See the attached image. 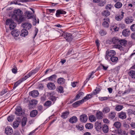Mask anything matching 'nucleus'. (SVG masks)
<instances>
[{
	"label": "nucleus",
	"mask_w": 135,
	"mask_h": 135,
	"mask_svg": "<svg viewBox=\"0 0 135 135\" xmlns=\"http://www.w3.org/2000/svg\"><path fill=\"white\" fill-rule=\"evenodd\" d=\"M65 81V80L63 78H59L57 80V82L58 84H63Z\"/></svg>",
	"instance_id": "2f4dec72"
},
{
	"label": "nucleus",
	"mask_w": 135,
	"mask_h": 135,
	"mask_svg": "<svg viewBox=\"0 0 135 135\" xmlns=\"http://www.w3.org/2000/svg\"><path fill=\"white\" fill-rule=\"evenodd\" d=\"M103 122L106 124L108 123H109V121L106 118H104L103 119Z\"/></svg>",
	"instance_id": "338daca9"
},
{
	"label": "nucleus",
	"mask_w": 135,
	"mask_h": 135,
	"mask_svg": "<svg viewBox=\"0 0 135 135\" xmlns=\"http://www.w3.org/2000/svg\"><path fill=\"white\" fill-rule=\"evenodd\" d=\"M39 94L38 91L36 90H34L29 93V95L34 98L37 97Z\"/></svg>",
	"instance_id": "6e6552de"
},
{
	"label": "nucleus",
	"mask_w": 135,
	"mask_h": 135,
	"mask_svg": "<svg viewBox=\"0 0 135 135\" xmlns=\"http://www.w3.org/2000/svg\"><path fill=\"white\" fill-rule=\"evenodd\" d=\"M76 127L78 129L81 131L84 128L83 126L81 124H79L76 126Z\"/></svg>",
	"instance_id": "de8ad7c7"
},
{
	"label": "nucleus",
	"mask_w": 135,
	"mask_h": 135,
	"mask_svg": "<svg viewBox=\"0 0 135 135\" xmlns=\"http://www.w3.org/2000/svg\"><path fill=\"white\" fill-rule=\"evenodd\" d=\"M134 21V18L132 16H128L126 17L124 20L125 22L129 24L132 23Z\"/></svg>",
	"instance_id": "423d86ee"
},
{
	"label": "nucleus",
	"mask_w": 135,
	"mask_h": 135,
	"mask_svg": "<svg viewBox=\"0 0 135 135\" xmlns=\"http://www.w3.org/2000/svg\"><path fill=\"white\" fill-rule=\"evenodd\" d=\"M52 104V103L51 101L47 100L44 104V105L45 106L49 107L51 106Z\"/></svg>",
	"instance_id": "58836bf2"
},
{
	"label": "nucleus",
	"mask_w": 135,
	"mask_h": 135,
	"mask_svg": "<svg viewBox=\"0 0 135 135\" xmlns=\"http://www.w3.org/2000/svg\"><path fill=\"white\" fill-rule=\"evenodd\" d=\"M15 114L17 115L21 116L22 114V108L19 106L17 107L16 109Z\"/></svg>",
	"instance_id": "39448f33"
},
{
	"label": "nucleus",
	"mask_w": 135,
	"mask_h": 135,
	"mask_svg": "<svg viewBox=\"0 0 135 135\" xmlns=\"http://www.w3.org/2000/svg\"><path fill=\"white\" fill-rule=\"evenodd\" d=\"M102 14L103 16L107 17L110 15V13L109 11L107 10H105L104 11L102 12Z\"/></svg>",
	"instance_id": "a18cd8bd"
},
{
	"label": "nucleus",
	"mask_w": 135,
	"mask_h": 135,
	"mask_svg": "<svg viewBox=\"0 0 135 135\" xmlns=\"http://www.w3.org/2000/svg\"><path fill=\"white\" fill-rule=\"evenodd\" d=\"M130 28L132 31H135V24L132 25L130 26Z\"/></svg>",
	"instance_id": "680f3d73"
},
{
	"label": "nucleus",
	"mask_w": 135,
	"mask_h": 135,
	"mask_svg": "<svg viewBox=\"0 0 135 135\" xmlns=\"http://www.w3.org/2000/svg\"><path fill=\"white\" fill-rule=\"evenodd\" d=\"M66 12L65 11L60 9L57 10L56 11V16L57 17L60 16L61 15L65 14Z\"/></svg>",
	"instance_id": "9d476101"
},
{
	"label": "nucleus",
	"mask_w": 135,
	"mask_h": 135,
	"mask_svg": "<svg viewBox=\"0 0 135 135\" xmlns=\"http://www.w3.org/2000/svg\"><path fill=\"white\" fill-rule=\"evenodd\" d=\"M38 69L36 68L34 70L32 71L30 73H31V74L32 75L36 73L38 71Z\"/></svg>",
	"instance_id": "5fc2aeb1"
},
{
	"label": "nucleus",
	"mask_w": 135,
	"mask_h": 135,
	"mask_svg": "<svg viewBox=\"0 0 135 135\" xmlns=\"http://www.w3.org/2000/svg\"><path fill=\"white\" fill-rule=\"evenodd\" d=\"M32 25L29 23H25L23 24V27L29 30L31 28Z\"/></svg>",
	"instance_id": "aec40b11"
},
{
	"label": "nucleus",
	"mask_w": 135,
	"mask_h": 135,
	"mask_svg": "<svg viewBox=\"0 0 135 135\" xmlns=\"http://www.w3.org/2000/svg\"><path fill=\"white\" fill-rule=\"evenodd\" d=\"M114 46L115 48L118 49L120 50L121 49H122V46L120 45H115Z\"/></svg>",
	"instance_id": "e2e57ef3"
},
{
	"label": "nucleus",
	"mask_w": 135,
	"mask_h": 135,
	"mask_svg": "<svg viewBox=\"0 0 135 135\" xmlns=\"http://www.w3.org/2000/svg\"><path fill=\"white\" fill-rule=\"evenodd\" d=\"M105 3V1H101L98 4V6H103Z\"/></svg>",
	"instance_id": "052dcab7"
},
{
	"label": "nucleus",
	"mask_w": 135,
	"mask_h": 135,
	"mask_svg": "<svg viewBox=\"0 0 135 135\" xmlns=\"http://www.w3.org/2000/svg\"><path fill=\"white\" fill-rule=\"evenodd\" d=\"M80 120L82 122L85 123L88 119V117L86 115L83 114L80 116Z\"/></svg>",
	"instance_id": "f8f14e48"
},
{
	"label": "nucleus",
	"mask_w": 135,
	"mask_h": 135,
	"mask_svg": "<svg viewBox=\"0 0 135 135\" xmlns=\"http://www.w3.org/2000/svg\"><path fill=\"white\" fill-rule=\"evenodd\" d=\"M128 74L132 78H135V71H130L128 73Z\"/></svg>",
	"instance_id": "c85d7f7f"
},
{
	"label": "nucleus",
	"mask_w": 135,
	"mask_h": 135,
	"mask_svg": "<svg viewBox=\"0 0 135 135\" xmlns=\"http://www.w3.org/2000/svg\"><path fill=\"white\" fill-rule=\"evenodd\" d=\"M120 44L124 46H126L127 45V41L125 40H119Z\"/></svg>",
	"instance_id": "393cba45"
},
{
	"label": "nucleus",
	"mask_w": 135,
	"mask_h": 135,
	"mask_svg": "<svg viewBox=\"0 0 135 135\" xmlns=\"http://www.w3.org/2000/svg\"><path fill=\"white\" fill-rule=\"evenodd\" d=\"M123 108V106L121 105H118L116 106L115 109L117 111H119Z\"/></svg>",
	"instance_id": "f704fd0d"
},
{
	"label": "nucleus",
	"mask_w": 135,
	"mask_h": 135,
	"mask_svg": "<svg viewBox=\"0 0 135 135\" xmlns=\"http://www.w3.org/2000/svg\"><path fill=\"white\" fill-rule=\"evenodd\" d=\"M68 36V37L66 38V40L68 42L71 41L72 39V35L69 33H67V34L65 36Z\"/></svg>",
	"instance_id": "4c0bfd02"
},
{
	"label": "nucleus",
	"mask_w": 135,
	"mask_h": 135,
	"mask_svg": "<svg viewBox=\"0 0 135 135\" xmlns=\"http://www.w3.org/2000/svg\"><path fill=\"white\" fill-rule=\"evenodd\" d=\"M112 7V6L111 4H108L106 6V9L108 10H110L111 8Z\"/></svg>",
	"instance_id": "4d7b16f0"
},
{
	"label": "nucleus",
	"mask_w": 135,
	"mask_h": 135,
	"mask_svg": "<svg viewBox=\"0 0 135 135\" xmlns=\"http://www.w3.org/2000/svg\"><path fill=\"white\" fill-rule=\"evenodd\" d=\"M116 114L114 112H112L109 114V117L112 119H113L115 117Z\"/></svg>",
	"instance_id": "e433bc0d"
},
{
	"label": "nucleus",
	"mask_w": 135,
	"mask_h": 135,
	"mask_svg": "<svg viewBox=\"0 0 135 135\" xmlns=\"http://www.w3.org/2000/svg\"><path fill=\"white\" fill-rule=\"evenodd\" d=\"M119 135H128V133L121 129H119L118 131Z\"/></svg>",
	"instance_id": "4468645a"
},
{
	"label": "nucleus",
	"mask_w": 135,
	"mask_h": 135,
	"mask_svg": "<svg viewBox=\"0 0 135 135\" xmlns=\"http://www.w3.org/2000/svg\"><path fill=\"white\" fill-rule=\"evenodd\" d=\"M129 30L127 29L124 30L122 33L123 36H127L130 35Z\"/></svg>",
	"instance_id": "2eb2a0df"
},
{
	"label": "nucleus",
	"mask_w": 135,
	"mask_h": 135,
	"mask_svg": "<svg viewBox=\"0 0 135 135\" xmlns=\"http://www.w3.org/2000/svg\"><path fill=\"white\" fill-rule=\"evenodd\" d=\"M118 117L119 118L122 119H126V118L127 116L125 112H121L118 114Z\"/></svg>",
	"instance_id": "1a4fd4ad"
},
{
	"label": "nucleus",
	"mask_w": 135,
	"mask_h": 135,
	"mask_svg": "<svg viewBox=\"0 0 135 135\" xmlns=\"http://www.w3.org/2000/svg\"><path fill=\"white\" fill-rule=\"evenodd\" d=\"M5 132L8 135H11L13 132V130L11 127L8 126L5 129Z\"/></svg>",
	"instance_id": "0eeeda50"
},
{
	"label": "nucleus",
	"mask_w": 135,
	"mask_h": 135,
	"mask_svg": "<svg viewBox=\"0 0 135 135\" xmlns=\"http://www.w3.org/2000/svg\"><path fill=\"white\" fill-rule=\"evenodd\" d=\"M121 123L119 122H115L114 124V127L117 128H119L121 126Z\"/></svg>",
	"instance_id": "c9c22d12"
},
{
	"label": "nucleus",
	"mask_w": 135,
	"mask_h": 135,
	"mask_svg": "<svg viewBox=\"0 0 135 135\" xmlns=\"http://www.w3.org/2000/svg\"><path fill=\"white\" fill-rule=\"evenodd\" d=\"M119 40L117 38L114 37L112 39V42L114 44H117L119 43Z\"/></svg>",
	"instance_id": "72a5a7b5"
},
{
	"label": "nucleus",
	"mask_w": 135,
	"mask_h": 135,
	"mask_svg": "<svg viewBox=\"0 0 135 135\" xmlns=\"http://www.w3.org/2000/svg\"><path fill=\"white\" fill-rule=\"evenodd\" d=\"M19 124L17 122H14L13 124V127L14 128H16L19 126Z\"/></svg>",
	"instance_id": "864d4df0"
},
{
	"label": "nucleus",
	"mask_w": 135,
	"mask_h": 135,
	"mask_svg": "<svg viewBox=\"0 0 135 135\" xmlns=\"http://www.w3.org/2000/svg\"><path fill=\"white\" fill-rule=\"evenodd\" d=\"M89 119L91 122H95L96 120V118L95 116L93 115H90L89 117Z\"/></svg>",
	"instance_id": "cd10ccee"
},
{
	"label": "nucleus",
	"mask_w": 135,
	"mask_h": 135,
	"mask_svg": "<svg viewBox=\"0 0 135 135\" xmlns=\"http://www.w3.org/2000/svg\"><path fill=\"white\" fill-rule=\"evenodd\" d=\"M6 24L7 25H9V28L11 30L14 29L16 26V24L11 19H7L6 21Z\"/></svg>",
	"instance_id": "7ed1b4c3"
},
{
	"label": "nucleus",
	"mask_w": 135,
	"mask_h": 135,
	"mask_svg": "<svg viewBox=\"0 0 135 135\" xmlns=\"http://www.w3.org/2000/svg\"><path fill=\"white\" fill-rule=\"evenodd\" d=\"M102 129L104 133H107L109 129L108 126L106 124L104 125Z\"/></svg>",
	"instance_id": "a878e982"
},
{
	"label": "nucleus",
	"mask_w": 135,
	"mask_h": 135,
	"mask_svg": "<svg viewBox=\"0 0 135 135\" xmlns=\"http://www.w3.org/2000/svg\"><path fill=\"white\" fill-rule=\"evenodd\" d=\"M110 111V109L108 107H104L103 109L102 112L104 113H108Z\"/></svg>",
	"instance_id": "7c9ffc66"
},
{
	"label": "nucleus",
	"mask_w": 135,
	"mask_h": 135,
	"mask_svg": "<svg viewBox=\"0 0 135 135\" xmlns=\"http://www.w3.org/2000/svg\"><path fill=\"white\" fill-rule=\"evenodd\" d=\"M38 114V111L36 110H33L30 113V115L31 117H36Z\"/></svg>",
	"instance_id": "f3484780"
},
{
	"label": "nucleus",
	"mask_w": 135,
	"mask_h": 135,
	"mask_svg": "<svg viewBox=\"0 0 135 135\" xmlns=\"http://www.w3.org/2000/svg\"><path fill=\"white\" fill-rule=\"evenodd\" d=\"M119 28L115 26H113L111 27L110 30L112 31L114 30V31L116 32L118 31Z\"/></svg>",
	"instance_id": "49530a36"
},
{
	"label": "nucleus",
	"mask_w": 135,
	"mask_h": 135,
	"mask_svg": "<svg viewBox=\"0 0 135 135\" xmlns=\"http://www.w3.org/2000/svg\"><path fill=\"white\" fill-rule=\"evenodd\" d=\"M57 91L61 93L63 91V88L61 86H60L58 88Z\"/></svg>",
	"instance_id": "13d9d810"
},
{
	"label": "nucleus",
	"mask_w": 135,
	"mask_h": 135,
	"mask_svg": "<svg viewBox=\"0 0 135 135\" xmlns=\"http://www.w3.org/2000/svg\"><path fill=\"white\" fill-rule=\"evenodd\" d=\"M85 127L87 129H91L93 128V125L90 123H88L85 125Z\"/></svg>",
	"instance_id": "a19ab883"
},
{
	"label": "nucleus",
	"mask_w": 135,
	"mask_h": 135,
	"mask_svg": "<svg viewBox=\"0 0 135 135\" xmlns=\"http://www.w3.org/2000/svg\"><path fill=\"white\" fill-rule=\"evenodd\" d=\"M84 95V93L83 92H80L77 94L76 96L75 100H77L80 97Z\"/></svg>",
	"instance_id": "37998d69"
},
{
	"label": "nucleus",
	"mask_w": 135,
	"mask_h": 135,
	"mask_svg": "<svg viewBox=\"0 0 135 135\" xmlns=\"http://www.w3.org/2000/svg\"><path fill=\"white\" fill-rule=\"evenodd\" d=\"M20 34V32L18 30H14L11 32V34L13 36L17 37Z\"/></svg>",
	"instance_id": "a211bd4d"
},
{
	"label": "nucleus",
	"mask_w": 135,
	"mask_h": 135,
	"mask_svg": "<svg viewBox=\"0 0 135 135\" xmlns=\"http://www.w3.org/2000/svg\"><path fill=\"white\" fill-rule=\"evenodd\" d=\"M118 59V58L117 57L114 56H112L110 58V60L112 62H117Z\"/></svg>",
	"instance_id": "c756f323"
},
{
	"label": "nucleus",
	"mask_w": 135,
	"mask_h": 135,
	"mask_svg": "<svg viewBox=\"0 0 135 135\" xmlns=\"http://www.w3.org/2000/svg\"><path fill=\"white\" fill-rule=\"evenodd\" d=\"M7 90L6 89H3L1 92V94L2 95L4 94L5 93H7Z\"/></svg>",
	"instance_id": "69168bd1"
},
{
	"label": "nucleus",
	"mask_w": 135,
	"mask_h": 135,
	"mask_svg": "<svg viewBox=\"0 0 135 135\" xmlns=\"http://www.w3.org/2000/svg\"><path fill=\"white\" fill-rule=\"evenodd\" d=\"M123 18L122 17H121L120 15L116 16H115V19L118 21H121Z\"/></svg>",
	"instance_id": "603ef678"
},
{
	"label": "nucleus",
	"mask_w": 135,
	"mask_h": 135,
	"mask_svg": "<svg viewBox=\"0 0 135 135\" xmlns=\"http://www.w3.org/2000/svg\"><path fill=\"white\" fill-rule=\"evenodd\" d=\"M25 15H27V17L28 19H30L32 18L33 17V15L32 13L30 12L29 11H26L25 12Z\"/></svg>",
	"instance_id": "5701e85b"
},
{
	"label": "nucleus",
	"mask_w": 135,
	"mask_h": 135,
	"mask_svg": "<svg viewBox=\"0 0 135 135\" xmlns=\"http://www.w3.org/2000/svg\"><path fill=\"white\" fill-rule=\"evenodd\" d=\"M92 97L91 95H87L82 99L84 101V102L86 101V100H88L89 99L91 98Z\"/></svg>",
	"instance_id": "c03bdc74"
},
{
	"label": "nucleus",
	"mask_w": 135,
	"mask_h": 135,
	"mask_svg": "<svg viewBox=\"0 0 135 135\" xmlns=\"http://www.w3.org/2000/svg\"><path fill=\"white\" fill-rule=\"evenodd\" d=\"M31 73H29L25 75L24 77L22 78L20 80L21 82L23 81L26 80L27 78H29L31 75Z\"/></svg>",
	"instance_id": "473e14b6"
},
{
	"label": "nucleus",
	"mask_w": 135,
	"mask_h": 135,
	"mask_svg": "<svg viewBox=\"0 0 135 135\" xmlns=\"http://www.w3.org/2000/svg\"><path fill=\"white\" fill-rule=\"evenodd\" d=\"M99 33L101 36H103L106 35L107 32L104 30H101L99 31Z\"/></svg>",
	"instance_id": "8fccbe9b"
},
{
	"label": "nucleus",
	"mask_w": 135,
	"mask_h": 135,
	"mask_svg": "<svg viewBox=\"0 0 135 135\" xmlns=\"http://www.w3.org/2000/svg\"><path fill=\"white\" fill-rule=\"evenodd\" d=\"M122 6V3L120 2H117L114 5V7L116 8L119 9Z\"/></svg>",
	"instance_id": "bb28decb"
},
{
	"label": "nucleus",
	"mask_w": 135,
	"mask_h": 135,
	"mask_svg": "<svg viewBox=\"0 0 135 135\" xmlns=\"http://www.w3.org/2000/svg\"><path fill=\"white\" fill-rule=\"evenodd\" d=\"M14 118V116L12 115H11L8 117L7 119L8 121L11 122L13 121Z\"/></svg>",
	"instance_id": "3c124183"
},
{
	"label": "nucleus",
	"mask_w": 135,
	"mask_h": 135,
	"mask_svg": "<svg viewBox=\"0 0 135 135\" xmlns=\"http://www.w3.org/2000/svg\"><path fill=\"white\" fill-rule=\"evenodd\" d=\"M21 33L20 35L22 36L25 37L27 36L28 33V32L26 29H22L21 31Z\"/></svg>",
	"instance_id": "4be33fe9"
},
{
	"label": "nucleus",
	"mask_w": 135,
	"mask_h": 135,
	"mask_svg": "<svg viewBox=\"0 0 135 135\" xmlns=\"http://www.w3.org/2000/svg\"><path fill=\"white\" fill-rule=\"evenodd\" d=\"M116 52L115 51L112 50H108L106 51L105 58L106 60H110V57L115 55Z\"/></svg>",
	"instance_id": "f03ea898"
},
{
	"label": "nucleus",
	"mask_w": 135,
	"mask_h": 135,
	"mask_svg": "<svg viewBox=\"0 0 135 135\" xmlns=\"http://www.w3.org/2000/svg\"><path fill=\"white\" fill-rule=\"evenodd\" d=\"M120 51H123L124 52H127L128 50V49L127 48L124 46V47H123L122 46V49H121Z\"/></svg>",
	"instance_id": "bf43d9fd"
},
{
	"label": "nucleus",
	"mask_w": 135,
	"mask_h": 135,
	"mask_svg": "<svg viewBox=\"0 0 135 135\" xmlns=\"http://www.w3.org/2000/svg\"><path fill=\"white\" fill-rule=\"evenodd\" d=\"M78 121L77 118L75 116L71 118L69 120V121L71 123H73L76 122Z\"/></svg>",
	"instance_id": "dca6fc26"
},
{
	"label": "nucleus",
	"mask_w": 135,
	"mask_h": 135,
	"mask_svg": "<svg viewBox=\"0 0 135 135\" xmlns=\"http://www.w3.org/2000/svg\"><path fill=\"white\" fill-rule=\"evenodd\" d=\"M47 87L50 89L53 90L55 88L54 84L52 83H50L47 84Z\"/></svg>",
	"instance_id": "412c9836"
},
{
	"label": "nucleus",
	"mask_w": 135,
	"mask_h": 135,
	"mask_svg": "<svg viewBox=\"0 0 135 135\" xmlns=\"http://www.w3.org/2000/svg\"><path fill=\"white\" fill-rule=\"evenodd\" d=\"M27 121V118L25 117H23L22 121V126L23 127L25 126L26 124Z\"/></svg>",
	"instance_id": "79ce46f5"
},
{
	"label": "nucleus",
	"mask_w": 135,
	"mask_h": 135,
	"mask_svg": "<svg viewBox=\"0 0 135 135\" xmlns=\"http://www.w3.org/2000/svg\"><path fill=\"white\" fill-rule=\"evenodd\" d=\"M103 22L102 25L105 28H108L109 26V23L110 22V20L108 18H105L103 20Z\"/></svg>",
	"instance_id": "20e7f679"
},
{
	"label": "nucleus",
	"mask_w": 135,
	"mask_h": 135,
	"mask_svg": "<svg viewBox=\"0 0 135 135\" xmlns=\"http://www.w3.org/2000/svg\"><path fill=\"white\" fill-rule=\"evenodd\" d=\"M77 84V82H73L71 83V85L73 87H75L76 86V85Z\"/></svg>",
	"instance_id": "774afa93"
},
{
	"label": "nucleus",
	"mask_w": 135,
	"mask_h": 135,
	"mask_svg": "<svg viewBox=\"0 0 135 135\" xmlns=\"http://www.w3.org/2000/svg\"><path fill=\"white\" fill-rule=\"evenodd\" d=\"M21 82L20 80L16 82L14 84L13 88H16Z\"/></svg>",
	"instance_id": "6e6d98bb"
},
{
	"label": "nucleus",
	"mask_w": 135,
	"mask_h": 135,
	"mask_svg": "<svg viewBox=\"0 0 135 135\" xmlns=\"http://www.w3.org/2000/svg\"><path fill=\"white\" fill-rule=\"evenodd\" d=\"M57 76L55 75H52L50 76L48 78V79L49 80H54L56 78Z\"/></svg>",
	"instance_id": "09e8293b"
},
{
	"label": "nucleus",
	"mask_w": 135,
	"mask_h": 135,
	"mask_svg": "<svg viewBox=\"0 0 135 135\" xmlns=\"http://www.w3.org/2000/svg\"><path fill=\"white\" fill-rule=\"evenodd\" d=\"M84 102L83 100L82 99L81 100H79L73 104V107H76L79 106L80 104H82Z\"/></svg>",
	"instance_id": "ddd939ff"
},
{
	"label": "nucleus",
	"mask_w": 135,
	"mask_h": 135,
	"mask_svg": "<svg viewBox=\"0 0 135 135\" xmlns=\"http://www.w3.org/2000/svg\"><path fill=\"white\" fill-rule=\"evenodd\" d=\"M95 127L97 130L99 131L101 128V123L98 122H96L95 124Z\"/></svg>",
	"instance_id": "6ab92c4d"
},
{
	"label": "nucleus",
	"mask_w": 135,
	"mask_h": 135,
	"mask_svg": "<svg viewBox=\"0 0 135 135\" xmlns=\"http://www.w3.org/2000/svg\"><path fill=\"white\" fill-rule=\"evenodd\" d=\"M103 116V113L100 111L97 112L95 114V116L98 119H102Z\"/></svg>",
	"instance_id": "9b49d317"
},
{
	"label": "nucleus",
	"mask_w": 135,
	"mask_h": 135,
	"mask_svg": "<svg viewBox=\"0 0 135 135\" xmlns=\"http://www.w3.org/2000/svg\"><path fill=\"white\" fill-rule=\"evenodd\" d=\"M69 114V112L65 111L62 113L61 117L63 119H65L67 117Z\"/></svg>",
	"instance_id": "b1692460"
},
{
	"label": "nucleus",
	"mask_w": 135,
	"mask_h": 135,
	"mask_svg": "<svg viewBox=\"0 0 135 135\" xmlns=\"http://www.w3.org/2000/svg\"><path fill=\"white\" fill-rule=\"evenodd\" d=\"M57 97H56L55 96H50V99L51 100L52 102V104H54L57 100Z\"/></svg>",
	"instance_id": "ea45409f"
},
{
	"label": "nucleus",
	"mask_w": 135,
	"mask_h": 135,
	"mask_svg": "<svg viewBox=\"0 0 135 135\" xmlns=\"http://www.w3.org/2000/svg\"><path fill=\"white\" fill-rule=\"evenodd\" d=\"M22 12L20 9L15 10L13 12L14 17L17 22H21L25 20V18L22 15Z\"/></svg>",
	"instance_id": "f257e3e1"
},
{
	"label": "nucleus",
	"mask_w": 135,
	"mask_h": 135,
	"mask_svg": "<svg viewBox=\"0 0 135 135\" xmlns=\"http://www.w3.org/2000/svg\"><path fill=\"white\" fill-rule=\"evenodd\" d=\"M100 90V89L99 88H97L96 89L94 90V93L95 95H96L99 92Z\"/></svg>",
	"instance_id": "0e129e2a"
}]
</instances>
